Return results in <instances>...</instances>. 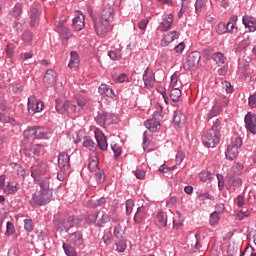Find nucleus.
<instances>
[{"mask_svg": "<svg viewBox=\"0 0 256 256\" xmlns=\"http://www.w3.org/2000/svg\"><path fill=\"white\" fill-rule=\"evenodd\" d=\"M79 63H81V60L79 59V53L72 51L70 53V61L68 67L70 69H76L77 67H79Z\"/></svg>", "mask_w": 256, "mask_h": 256, "instance_id": "nucleus-29", "label": "nucleus"}, {"mask_svg": "<svg viewBox=\"0 0 256 256\" xmlns=\"http://www.w3.org/2000/svg\"><path fill=\"white\" fill-rule=\"evenodd\" d=\"M123 235H124V231H123V228L121 227V225L114 227V236L116 237V240L125 239V237H123Z\"/></svg>", "mask_w": 256, "mask_h": 256, "instance_id": "nucleus-49", "label": "nucleus"}, {"mask_svg": "<svg viewBox=\"0 0 256 256\" xmlns=\"http://www.w3.org/2000/svg\"><path fill=\"white\" fill-rule=\"evenodd\" d=\"M221 142V134H217L215 131L209 130L202 136V143L205 147L215 149L218 143Z\"/></svg>", "mask_w": 256, "mask_h": 256, "instance_id": "nucleus-4", "label": "nucleus"}, {"mask_svg": "<svg viewBox=\"0 0 256 256\" xmlns=\"http://www.w3.org/2000/svg\"><path fill=\"white\" fill-rule=\"evenodd\" d=\"M22 41L26 43V45H29L33 41V32L26 30L22 34Z\"/></svg>", "mask_w": 256, "mask_h": 256, "instance_id": "nucleus-43", "label": "nucleus"}, {"mask_svg": "<svg viewBox=\"0 0 256 256\" xmlns=\"http://www.w3.org/2000/svg\"><path fill=\"white\" fill-rule=\"evenodd\" d=\"M69 239H70V243L75 247H81V245H83L84 243L83 233L81 232H74L70 234Z\"/></svg>", "mask_w": 256, "mask_h": 256, "instance_id": "nucleus-25", "label": "nucleus"}, {"mask_svg": "<svg viewBox=\"0 0 256 256\" xmlns=\"http://www.w3.org/2000/svg\"><path fill=\"white\" fill-rule=\"evenodd\" d=\"M126 205V214L131 215L133 213V207H135V201L132 199H129L125 203Z\"/></svg>", "mask_w": 256, "mask_h": 256, "instance_id": "nucleus-50", "label": "nucleus"}, {"mask_svg": "<svg viewBox=\"0 0 256 256\" xmlns=\"http://www.w3.org/2000/svg\"><path fill=\"white\" fill-rule=\"evenodd\" d=\"M70 161L71 158L66 152H62L58 155V166L60 167V171L63 173V175L69 171L71 167Z\"/></svg>", "mask_w": 256, "mask_h": 256, "instance_id": "nucleus-10", "label": "nucleus"}, {"mask_svg": "<svg viewBox=\"0 0 256 256\" xmlns=\"http://www.w3.org/2000/svg\"><path fill=\"white\" fill-rule=\"evenodd\" d=\"M43 83L46 87H53V85L57 83V72H55V70H47L44 75Z\"/></svg>", "mask_w": 256, "mask_h": 256, "instance_id": "nucleus-18", "label": "nucleus"}, {"mask_svg": "<svg viewBox=\"0 0 256 256\" xmlns=\"http://www.w3.org/2000/svg\"><path fill=\"white\" fill-rule=\"evenodd\" d=\"M248 105L251 109H256V92L249 96Z\"/></svg>", "mask_w": 256, "mask_h": 256, "instance_id": "nucleus-61", "label": "nucleus"}, {"mask_svg": "<svg viewBox=\"0 0 256 256\" xmlns=\"http://www.w3.org/2000/svg\"><path fill=\"white\" fill-rule=\"evenodd\" d=\"M83 147L89 149V151H93L95 149V142L89 137H84Z\"/></svg>", "mask_w": 256, "mask_h": 256, "instance_id": "nucleus-44", "label": "nucleus"}, {"mask_svg": "<svg viewBox=\"0 0 256 256\" xmlns=\"http://www.w3.org/2000/svg\"><path fill=\"white\" fill-rule=\"evenodd\" d=\"M98 217H99V212L95 211L88 215V217L86 218V221H87V223H90L91 225H95V223H97Z\"/></svg>", "mask_w": 256, "mask_h": 256, "instance_id": "nucleus-46", "label": "nucleus"}, {"mask_svg": "<svg viewBox=\"0 0 256 256\" xmlns=\"http://www.w3.org/2000/svg\"><path fill=\"white\" fill-rule=\"evenodd\" d=\"M170 87L172 89H179V76L175 73L170 78Z\"/></svg>", "mask_w": 256, "mask_h": 256, "instance_id": "nucleus-47", "label": "nucleus"}, {"mask_svg": "<svg viewBox=\"0 0 256 256\" xmlns=\"http://www.w3.org/2000/svg\"><path fill=\"white\" fill-rule=\"evenodd\" d=\"M115 246H116V251L118 253H125L127 249V240L125 238L115 240Z\"/></svg>", "mask_w": 256, "mask_h": 256, "instance_id": "nucleus-34", "label": "nucleus"}, {"mask_svg": "<svg viewBox=\"0 0 256 256\" xmlns=\"http://www.w3.org/2000/svg\"><path fill=\"white\" fill-rule=\"evenodd\" d=\"M216 32L218 35H225V33H228L227 24L220 22L216 27Z\"/></svg>", "mask_w": 256, "mask_h": 256, "instance_id": "nucleus-48", "label": "nucleus"}, {"mask_svg": "<svg viewBox=\"0 0 256 256\" xmlns=\"http://www.w3.org/2000/svg\"><path fill=\"white\" fill-rule=\"evenodd\" d=\"M19 255H20V252H19V248L17 247H11L8 250V256H19Z\"/></svg>", "mask_w": 256, "mask_h": 256, "instance_id": "nucleus-64", "label": "nucleus"}, {"mask_svg": "<svg viewBox=\"0 0 256 256\" xmlns=\"http://www.w3.org/2000/svg\"><path fill=\"white\" fill-rule=\"evenodd\" d=\"M27 107L29 115H35V113H41V111H43L44 105L41 101L37 100V97L30 96L28 98Z\"/></svg>", "mask_w": 256, "mask_h": 256, "instance_id": "nucleus-6", "label": "nucleus"}, {"mask_svg": "<svg viewBox=\"0 0 256 256\" xmlns=\"http://www.w3.org/2000/svg\"><path fill=\"white\" fill-rule=\"evenodd\" d=\"M94 178L98 184L105 183V170L98 169L94 174Z\"/></svg>", "mask_w": 256, "mask_h": 256, "instance_id": "nucleus-42", "label": "nucleus"}, {"mask_svg": "<svg viewBox=\"0 0 256 256\" xmlns=\"http://www.w3.org/2000/svg\"><path fill=\"white\" fill-rule=\"evenodd\" d=\"M173 121L177 127H183L185 125L186 118L181 111H174Z\"/></svg>", "mask_w": 256, "mask_h": 256, "instance_id": "nucleus-28", "label": "nucleus"}, {"mask_svg": "<svg viewBox=\"0 0 256 256\" xmlns=\"http://www.w3.org/2000/svg\"><path fill=\"white\" fill-rule=\"evenodd\" d=\"M148 211H149V206L147 204L138 207L137 211L134 215V222H136L138 224L143 223V221H145V219H147Z\"/></svg>", "mask_w": 256, "mask_h": 256, "instance_id": "nucleus-17", "label": "nucleus"}, {"mask_svg": "<svg viewBox=\"0 0 256 256\" xmlns=\"http://www.w3.org/2000/svg\"><path fill=\"white\" fill-rule=\"evenodd\" d=\"M163 116H161V112L156 111L153 114L152 119H148L145 122V127L152 133H157L159 129H161V122L159 121Z\"/></svg>", "mask_w": 256, "mask_h": 256, "instance_id": "nucleus-5", "label": "nucleus"}, {"mask_svg": "<svg viewBox=\"0 0 256 256\" xmlns=\"http://www.w3.org/2000/svg\"><path fill=\"white\" fill-rule=\"evenodd\" d=\"M247 131H250L252 135H256V115L255 113H247L244 118Z\"/></svg>", "mask_w": 256, "mask_h": 256, "instance_id": "nucleus-13", "label": "nucleus"}, {"mask_svg": "<svg viewBox=\"0 0 256 256\" xmlns=\"http://www.w3.org/2000/svg\"><path fill=\"white\" fill-rule=\"evenodd\" d=\"M179 37V32L171 31L163 36L161 39L162 47H167L170 43H173Z\"/></svg>", "mask_w": 256, "mask_h": 256, "instance_id": "nucleus-24", "label": "nucleus"}, {"mask_svg": "<svg viewBox=\"0 0 256 256\" xmlns=\"http://www.w3.org/2000/svg\"><path fill=\"white\" fill-rule=\"evenodd\" d=\"M107 22H102L101 20H94V28L98 37L103 38L109 33V26Z\"/></svg>", "mask_w": 256, "mask_h": 256, "instance_id": "nucleus-12", "label": "nucleus"}, {"mask_svg": "<svg viewBox=\"0 0 256 256\" xmlns=\"http://www.w3.org/2000/svg\"><path fill=\"white\" fill-rule=\"evenodd\" d=\"M199 179L202 181V183H206V181L213 179V174L211 171L203 170L199 173Z\"/></svg>", "mask_w": 256, "mask_h": 256, "instance_id": "nucleus-41", "label": "nucleus"}, {"mask_svg": "<svg viewBox=\"0 0 256 256\" xmlns=\"http://www.w3.org/2000/svg\"><path fill=\"white\" fill-rule=\"evenodd\" d=\"M171 27H173V14L163 16V21L160 23L158 29H160L162 32H165L169 31Z\"/></svg>", "mask_w": 256, "mask_h": 256, "instance_id": "nucleus-22", "label": "nucleus"}, {"mask_svg": "<svg viewBox=\"0 0 256 256\" xmlns=\"http://www.w3.org/2000/svg\"><path fill=\"white\" fill-rule=\"evenodd\" d=\"M31 177L33 179H39L47 173V163L45 162H36L35 164L32 165L31 169Z\"/></svg>", "mask_w": 256, "mask_h": 256, "instance_id": "nucleus-7", "label": "nucleus"}, {"mask_svg": "<svg viewBox=\"0 0 256 256\" xmlns=\"http://www.w3.org/2000/svg\"><path fill=\"white\" fill-rule=\"evenodd\" d=\"M108 56L112 61H119V58L121 57V51L120 50L109 51Z\"/></svg>", "mask_w": 256, "mask_h": 256, "instance_id": "nucleus-54", "label": "nucleus"}, {"mask_svg": "<svg viewBox=\"0 0 256 256\" xmlns=\"http://www.w3.org/2000/svg\"><path fill=\"white\" fill-rule=\"evenodd\" d=\"M247 201L248 203H250V205H253L256 203V189H252L249 191Z\"/></svg>", "mask_w": 256, "mask_h": 256, "instance_id": "nucleus-53", "label": "nucleus"}, {"mask_svg": "<svg viewBox=\"0 0 256 256\" xmlns=\"http://www.w3.org/2000/svg\"><path fill=\"white\" fill-rule=\"evenodd\" d=\"M242 23L246 29H249L251 33H255L256 30V21L255 18L249 15L242 17Z\"/></svg>", "mask_w": 256, "mask_h": 256, "instance_id": "nucleus-23", "label": "nucleus"}, {"mask_svg": "<svg viewBox=\"0 0 256 256\" xmlns=\"http://www.w3.org/2000/svg\"><path fill=\"white\" fill-rule=\"evenodd\" d=\"M199 61H201V53L197 51L191 52L184 63V69L188 71L195 69L199 65Z\"/></svg>", "mask_w": 256, "mask_h": 256, "instance_id": "nucleus-8", "label": "nucleus"}, {"mask_svg": "<svg viewBox=\"0 0 256 256\" xmlns=\"http://www.w3.org/2000/svg\"><path fill=\"white\" fill-rule=\"evenodd\" d=\"M55 103L57 113L60 115H67V117L79 115L81 111H86V109H89L87 98L83 96L76 97L72 101H61V99H56Z\"/></svg>", "mask_w": 256, "mask_h": 256, "instance_id": "nucleus-1", "label": "nucleus"}, {"mask_svg": "<svg viewBox=\"0 0 256 256\" xmlns=\"http://www.w3.org/2000/svg\"><path fill=\"white\" fill-rule=\"evenodd\" d=\"M199 201H207V199L209 201H213V195H211V193L209 191H198L197 192V197H196Z\"/></svg>", "mask_w": 256, "mask_h": 256, "instance_id": "nucleus-35", "label": "nucleus"}, {"mask_svg": "<svg viewBox=\"0 0 256 256\" xmlns=\"http://www.w3.org/2000/svg\"><path fill=\"white\" fill-rule=\"evenodd\" d=\"M113 117H115V114L102 111L95 117V121L100 127H105V125L113 123Z\"/></svg>", "mask_w": 256, "mask_h": 256, "instance_id": "nucleus-9", "label": "nucleus"}, {"mask_svg": "<svg viewBox=\"0 0 256 256\" xmlns=\"http://www.w3.org/2000/svg\"><path fill=\"white\" fill-rule=\"evenodd\" d=\"M221 218L219 217V213L218 212H213L210 214V218H209V223L211 225V227H215V225H217V223H219V220Z\"/></svg>", "mask_w": 256, "mask_h": 256, "instance_id": "nucleus-45", "label": "nucleus"}, {"mask_svg": "<svg viewBox=\"0 0 256 256\" xmlns=\"http://www.w3.org/2000/svg\"><path fill=\"white\" fill-rule=\"evenodd\" d=\"M6 235L11 237V235H15V226L11 222H7L6 224Z\"/></svg>", "mask_w": 256, "mask_h": 256, "instance_id": "nucleus-57", "label": "nucleus"}, {"mask_svg": "<svg viewBox=\"0 0 256 256\" xmlns=\"http://www.w3.org/2000/svg\"><path fill=\"white\" fill-rule=\"evenodd\" d=\"M29 17H30V27H37L39 25V19L41 17V11L39 9L32 7L29 11Z\"/></svg>", "mask_w": 256, "mask_h": 256, "instance_id": "nucleus-21", "label": "nucleus"}, {"mask_svg": "<svg viewBox=\"0 0 256 256\" xmlns=\"http://www.w3.org/2000/svg\"><path fill=\"white\" fill-rule=\"evenodd\" d=\"M43 149V145L36 144L32 147V153L35 157H39L41 155V150Z\"/></svg>", "mask_w": 256, "mask_h": 256, "instance_id": "nucleus-60", "label": "nucleus"}, {"mask_svg": "<svg viewBox=\"0 0 256 256\" xmlns=\"http://www.w3.org/2000/svg\"><path fill=\"white\" fill-rule=\"evenodd\" d=\"M97 167H99V152L96 150L92 151L89 156L88 169L89 171H97Z\"/></svg>", "mask_w": 256, "mask_h": 256, "instance_id": "nucleus-20", "label": "nucleus"}, {"mask_svg": "<svg viewBox=\"0 0 256 256\" xmlns=\"http://www.w3.org/2000/svg\"><path fill=\"white\" fill-rule=\"evenodd\" d=\"M221 114V106L218 102L210 109V111L206 114L207 121H211L214 117H217Z\"/></svg>", "mask_w": 256, "mask_h": 256, "instance_id": "nucleus-32", "label": "nucleus"}, {"mask_svg": "<svg viewBox=\"0 0 256 256\" xmlns=\"http://www.w3.org/2000/svg\"><path fill=\"white\" fill-rule=\"evenodd\" d=\"M251 215V212L249 210L243 211L240 210L237 212L236 217L239 221H243L245 217H249Z\"/></svg>", "mask_w": 256, "mask_h": 256, "instance_id": "nucleus-55", "label": "nucleus"}, {"mask_svg": "<svg viewBox=\"0 0 256 256\" xmlns=\"http://www.w3.org/2000/svg\"><path fill=\"white\" fill-rule=\"evenodd\" d=\"M22 13H23V4L16 3L15 6L10 10L9 15L10 17H14V19H19Z\"/></svg>", "mask_w": 256, "mask_h": 256, "instance_id": "nucleus-33", "label": "nucleus"}, {"mask_svg": "<svg viewBox=\"0 0 256 256\" xmlns=\"http://www.w3.org/2000/svg\"><path fill=\"white\" fill-rule=\"evenodd\" d=\"M98 93L101 95V97H107V99H111L112 101L117 99V96H115V91L109 88L107 84H101L98 88Z\"/></svg>", "mask_w": 256, "mask_h": 256, "instance_id": "nucleus-19", "label": "nucleus"}, {"mask_svg": "<svg viewBox=\"0 0 256 256\" xmlns=\"http://www.w3.org/2000/svg\"><path fill=\"white\" fill-rule=\"evenodd\" d=\"M239 155V148L229 145L227 151L225 152L226 159L230 161H235Z\"/></svg>", "mask_w": 256, "mask_h": 256, "instance_id": "nucleus-31", "label": "nucleus"}, {"mask_svg": "<svg viewBox=\"0 0 256 256\" xmlns=\"http://www.w3.org/2000/svg\"><path fill=\"white\" fill-rule=\"evenodd\" d=\"M230 146L235 147L236 149H241V147H243V139H241V137H235L232 139Z\"/></svg>", "mask_w": 256, "mask_h": 256, "instance_id": "nucleus-51", "label": "nucleus"}, {"mask_svg": "<svg viewBox=\"0 0 256 256\" xmlns=\"http://www.w3.org/2000/svg\"><path fill=\"white\" fill-rule=\"evenodd\" d=\"M228 183L232 187H241V185H243V180H241V178H230Z\"/></svg>", "mask_w": 256, "mask_h": 256, "instance_id": "nucleus-52", "label": "nucleus"}, {"mask_svg": "<svg viewBox=\"0 0 256 256\" xmlns=\"http://www.w3.org/2000/svg\"><path fill=\"white\" fill-rule=\"evenodd\" d=\"M24 229H25V231H28V233H31V231H33V220L25 219L24 220Z\"/></svg>", "mask_w": 256, "mask_h": 256, "instance_id": "nucleus-58", "label": "nucleus"}, {"mask_svg": "<svg viewBox=\"0 0 256 256\" xmlns=\"http://www.w3.org/2000/svg\"><path fill=\"white\" fill-rule=\"evenodd\" d=\"M143 82L146 89H153L155 87V73L149 71V68L143 73Z\"/></svg>", "mask_w": 256, "mask_h": 256, "instance_id": "nucleus-14", "label": "nucleus"}, {"mask_svg": "<svg viewBox=\"0 0 256 256\" xmlns=\"http://www.w3.org/2000/svg\"><path fill=\"white\" fill-rule=\"evenodd\" d=\"M94 135H95V139L97 141V145H98L100 151H107V149L109 148V144L107 143V137L105 136L103 131H101V129L97 128L94 131Z\"/></svg>", "mask_w": 256, "mask_h": 256, "instance_id": "nucleus-11", "label": "nucleus"}, {"mask_svg": "<svg viewBox=\"0 0 256 256\" xmlns=\"http://www.w3.org/2000/svg\"><path fill=\"white\" fill-rule=\"evenodd\" d=\"M244 49H247L251 45V37L249 35H244V39L239 43Z\"/></svg>", "mask_w": 256, "mask_h": 256, "instance_id": "nucleus-62", "label": "nucleus"}, {"mask_svg": "<svg viewBox=\"0 0 256 256\" xmlns=\"http://www.w3.org/2000/svg\"><path fill=\"white\" fill-rule=\"evenodd\" d=\"M62 249L64 250L66 256H78L77 250H75V247L71 246L70 244L63 243Z\"/></svg>", "mask_w": 256, "mask_h": 256, "instance_id": "nucleus-37", "label": "nucleus"}, {"mask_svg": "<svg viewBox=\"0 0 256 256\" xmlns=\"http://www.w3.org/2000/svg\"><path fill=\"white\" fill-rule=\"evenodd\" d=\"M170 99L174 102L177 103L181 101V89L179 88H173L170 93Z\"/></svg>", "mask_w": 256, "mask_h": 256, "instance_id": "nucleus-39", "label": "nucleus"}, {"mask_svg": "<svg viewBox=\"0 0 256 256\" xmlns=\"http://www.w3.org/2000/svg\"><path fill=\"white\" fill-rule=\"evenodd\" d=\"M155 223L157 227H160V228L167 227V212L159 211L156 214Z\"/></svg>", "mask_w": 256, "mask_h": 256, "instance_id": "nucleus-26", "label": "nucleus"}, {"mask_svg": "<svg viewBox=\"0 0 256 256\" xmlns=\"http://www.w3.org/2000/svg\"><path fill=\"white\" fill-rule=\"evenodd\" d=\"M54 25L58 29H63V31H64V33H66V35L69 33V28L65 27V20L55 21Z\"/></svg>", "mask_w": 256, "mask_h": 256, "instance_id": "nucleus-56", "label": "nucleus"}, {"mask_svg": "<svg viewBox=\"0 0 256 256\" xmlns=\"http://www.w3.org/2000/svg\"><path fill=\"white\" fill-rule=\"evenodd\" d=\"M111 149L114 153V157H121V153H122V150H121V146L118 145V144H113L111 145Z\"/></svg>", "mask_w": 256, "mask_h": 256, "instance_id": "nucleus-59", "label": "nucleus"}, {"mask_svg": "<svg viewBox=\"0 0 256 256\" xmlns=\"http://www.w3.org/2000/svg\"><path fill=\"white\" fill-rule=\"evenodd\" d=\"M72 25L76 31H81L85 27V16H76L72 20Z\"/></svg>", "mask_w": 256, "mask_h": 256, "instance_id": "nucleus-30", "label": "nucleus"}, {"mask_svg": "<svg viewBox=\"0 0 256 256\" xmlns=\"http://www.w3.org/2000/svg\"><path fill=\"white\" fill-rule=\"evenodd\" d=\"M19 189H20L19 182H7L4 188V193L6 195H15V193H17Z\"/></svg>", "mask_w": 256, "mask_h": 256, "instance_id": "nucleus-27", "label": "nucleus"}, {"mask_svg": "<svg viewBox=\"0 0 256 256\" xmlns=\"http://www.w3.org/2000/svg\"><path fill=\"white\" fill-rule=\"evenodd\" d=\"M213 60L219 67H221V65L225 64V55L221 52H216L213 54Z\"/></svg>", "mask_w": 256, "mask_h": 256, "instance_id": "nucleus-40", "label": "nucleus"}, {"mask_svg": "<svg viewBox=\"0 0 256 256\" xmlns=\"http://www.w3.org/2000/svg\"><path fill=\"white\" fill-rule=\"evenodd\" d=\"M35 185H39L40 191H46L48 193H53L51 191L50 185H51V177L46 176V177H40L36 178L34 180Z\"/></svg>", "mask_w": 256, "mask_h": 256, "instance_id": "nucleus-16", "label": "nucleus"}, {"mask_svg": "<svg viewBox=\"0 0 256 256\" xmlns=\"http://www.w3.org/2000/svg\"><path fill=\"white\" fill-rule=\"evenodd\" d=\"M221 118H216L212 121L211 129L210 131H214V133H217L218 135H221Z\"/></svg>", "mask_w": 256, "mask_h": 256, "instance_id": "nucleus-36", "label": "nucleus"}, {"mask_svg": "<svg viewBox=\"0 0 256 256\" xmlns=\"http://www.w3.org/2000/svg\"><path fill=\"white\" fill-rule=\"evenodd\" d=\"M51 129L43 127H28L24 131L26 141H35V139H50Z\"/></svg>", "mask_w": 256, "mask_h": 256, "instance_id": "nucleus-2", "label": "nucleus"}, {"mask_svg": "<svg viewBox=\"0 0 256 256\" xmlns=\"http://www.w3.org/2000/svg\"><path fill=\"white\" fill-rule=\"evenodd\" d=\"M75 227V216H69L65 224V229H72Z\"/></svg>", "mask_w": 256, "mask_h": 256, "instance_id": "nucleus-63", "label": "nucleus"}, {"mask_svg": "<svg viewBox=\"0 0 256 256\" xmlns=\"http://www.w3.org/2000/svg\"><path fill=\"white\" fill-rule=\"evenodd\" d=\"M96 20L111 25V23L113 22V8L111 6L104 8L100 16Z\"/></svg>", "mask_w": 256, "mask_h": 256, "instance_id": "nucleus-15", "label": "nucleus"}, {"mask_svg": "<svg viewBox=\"0 0 256 256\" xmlns=\"http://www.w3.org/2000/svg\"><path fill=\"white\" fill-rule=\"evenodd\" d=\"M53 192H47L45 190H39L32 194V198L29 200L31 207H43L51 203Z\"/></svg>", "mask_w": 256, "mask_h": 256, "instance_id": "nucleus-3", "label": "nucleus"}, {"mask_svg": "<svg viewBox=\"0 0 256 256\" xmlns=\"http://www.w3.org/2000/svg\"><path fill=\"white\" fill-rule=\"evenodd\" d=\"M201 247V232L198 231L195 233V243H192V251L196 253Z\"/></svg>", "mask_w": 256, "mask_h": 256, "instance_id": "nucleus-38", "label": "nucleus"}]
</instances>
